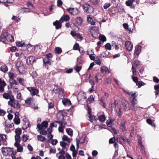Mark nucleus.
Listing matches in <instances>:
<instances>
[{"label":"nucleus","instance_id":"aec40b11","mask_svg":"<svg viewBox=\"0 0 159 159\" xmlns=\"http://www.w3.org/2000/svg\"><path fill=\"white\" fill-rule=\"evenodd\" d=\"M85 140V137L84 135H83L81 138L79 140H77V142H76V145H77V148H78L79 147V143H84Z\"/></svg>","mask_w":159,"mask_h":159},{"label":"nucleus","instance_id":"774afa93","mask_svg":"<svg viewBox=\"0 0 159 159\" xmlns=\"http://www.w3.org/2000/svg\"><path fill=\"white\" fill-rule=\"evenodd\" d=\"M82 67L80 66H77L75 67V70L77 72H79L81 70Z\"/></svg>","mask_w":159,"mask_h":159},{"label":"nucleus","instance_id":"69168bd1","mask_svg":"<svg viewBox=\"0 0 159 159\" xmlns=\"http://www.w3.org/2000/svg\"><path fill=\"white\" fill-rule=\"evenodd\" d=\"M111 6L110 3H105L103 5V8L104 9H107L109 7Z\"/></svg>","mask_w":159,"mask_h":159},{"label":"nucleus","instance_id":"37998d69","mask_svg":"<svg viewBox=\"0 0 159 159\" xmlns=\"http://www.w3.org/2000/svg\"><path fill=\"white\" fill-rule=\"evenodd\" d=\"M120 129L122 130V131H125L126 130V128L125 125V123L124 122L122 123L120 125Z\"/></svg>","mask_w":159,"mask_h":159},{"label":"nucleus","instance_id":"2f4dec72","mask_svg":"<svg viewBox=\"0 0 159 159\" xmlns=\"http://www.w3.org/2000/svg\"><path fill=\"white\" fill-rule=\"evenodd\" d=\"M62 139L63 141H67L68 143L70 142L72 140L71 139L69 138L66 135H63L62 137Z\"/></svg>","mask_w":159,"mask_h":159},{"label":"nucleus","instance_id":"f03ea898","mask_svg":"<svg viewBox=\"0 0 159 159\" xmlns=\"http://www.w3.org/2000/svg\"><path fill=\"white\" fill-rule=\"evenodd\" d=\"M52 57V54L51 53H49L47 54L45 57L43 58V61L46 67L51 65L50 59Z\"/></svg>","mask_w":159,"mask_h":159},{"label":"nucleus","instance_id":"e2e57ef3","mask_svg":"<svg viewBox=\"0 0 159 159\" xmlns=\"http://www.w3.org/2000/svg\"><path fill=\"white\" fill-rule=\"evenodd\" d=\"M56 150L55 148H51L49 149L50 153H55L56 152Z\"/></svg>","mask_w":159,"mask_h":159},{"label":"nucleus","instance_id":"20e7f679","mask_svg":"<svg viewBox=\"0 0 159 159\" xmlns=\"http://www.w3.org/2000/svg\"><path fill=\"white\" fill-rule=\"evenodd\" d=\"M13 150L12 149L8 148H3L2 149V152L5 156H10L13 153Z\"/></svg>","mask_w":159,"mask_h":159},{"label":"nucleus","instance_id":"dca6fc26","mask_svg":"<svg viewBox=\"0 0 159 159\" xmlns=\"http://www.w3.org/2000/svg\"><path fill=\"white\" fill-rule=\"evenodd\" d=\"M8 36V35L7 33H3V34L1 36L0 38V40L2 42L5 43V42L6 41L7 39V37Z\"/></svg>","mask_w":159,"mask_h":159},{"label":"nucleus","instance_id":"39448f33","mask_svg":"<svg viewBox=\"0 0 159 159\" xmlns=\"http://www.w3.org/2000/svg\"><path fill=\"white\" fill-rule=\"evenodd\" d=\"M48 122L47 121H43L42 122L41 124H38L37 125L36 129H38V131H39L40 129H46L48 126Z\"/></svg>","mask_w":159,"mask_h":159},{"label":"nucleus","instance_id":"f8f14e48","mask_svg":"<svg viewBox=\"0 0 159 159\" xmlns=\"http://www.w3.org/2000/svg\"><path fill=\"white\" fill-rule=\"evenodd\" d=\"M70 150L72 152V155L74 159H75L77 152L75 149L74 145H71L70 148Z\"/></svg>","mask_w":159,"mask_h":159},{"label":"nucleus","instance_id":"338daca9","mask_svg":"<svg viewBox=\"0 0 159 159\" xmlns=\"http://www.w3.org/2000/svg\"><path fill=\"white\" fill-rule=\"evenodd\" d=\"M15 139L16 141H17V142H20V138L19 135H16L15 136Z\"/></svg>","mask_w":159,"mask_h":159},{"label":"nucleus","instance_id":"5701e85b","mask_svg":"<svg viewBox=\"0 0 159 159\" xmlns=\"http://www.w3.org/2000/svg\"><path fill=\"white\" fill-rule=\"evenodd\" d=\"M87 20L89 23H90L91 25H94L95 24V22L93 21V20L91 15H88Z\"/></svg>","mask_w":159,"mask_h":159},{"label":"nucleus","instance_id":"58836bf2","mask_svg":"<svg viewBox=\"0 0 159 159\" xmlns=\"http://www.w3.org/2000/svg\"><path fill=\"white\" fill-rule=\"evenodd\" d=\"M37 137L38 140L41 142H43L46 140L45 137L41 135H38Z\"/></svg>","mask_w":159,"mask_h":159},{"label":"nucleus","instance_id":"7c9ffc66","mask_svg":"<svg viewBox=\"0 0 159 159\" xmlns=\"http://www.w3.org/2000/svg\"><path fill=\"white\" fill-rule=\"evenodd\" d=\"M62 102L64 105H68L70 106L71 104L70 101L69 100L66 98H64L62 99Z\"/></svg>","mask_w":159,"mask_h":159},{"label":"nucleus","instance_id":"7ed1b4c3","mask_svg":"<svg viewBox=\"0 0 159 159\" xmlns=\"http://www.w3.org/2000/svg\"><path fill=\"white\" fill-rule=\"evenodd\" d=\"M83 9L84 11L88 13H92L94 11L93 8L89 4L86 3L84 5Z\"/></svg>","mask_w":159,"mask_h":159},{"label":"nucleus","instance_id":"0eeeda50","mask_svg":"<svg viewBox=\"0 0 159 159\" xmlns=\"http://www.w3.org/2000/svg\"><path fill=\"white\" fill-rule=\"evenodd\" d=\"M27 89L30 92L32 96L36 95L38 93V90L34 87H28Z\"/></svg>","mask_w":159,"mask_h":159},{"label":"nucleus","instance_id":"c756f323","mask_svg":"<svg viewBox=\"0 0 159 159\" xmlns=\"http://www.w3.org/2000/svg\"><path fill=\"white\" fill-rule=\"evenodd\" d=\"M134 82L136 83V84L139 87H140L144 84V83L140 80H133Z\"/></svg>","mask_w":159,"mask_h":159},{"label":"nucleus","instance_id":"052dcab7","mask_svg":"<svg viewBox=\"0 0 159 159\" xmlns=\"http://www.w3.org/2000/svg\"><path fill=\"white\" fill-rule=\"evenodd\" d=\"M99 120L102 122H104L106 120V118L104 115L101 116L99 118Z\"/></svg>","mask_w":159,"mask_h":159},{"label":"nucleus","instance_id":"bf43d9fd","mask_svg":"<svg viewBox=\"0 0 159 159\" xmlns=\"http://www.w3.org/2000/svg\"><path fill=\"white\" fill-rule=\"evenodd\" d=\"M15 133L16 134V135H20L21 133V130L19 128L16 129L15 130Z\"/></svg>","mask_w":159,"mask_h":159},{"label":"nucleus","instance_id":"ddd939ff","mask_svg":"<svg viewBox=\"0 0 159 159\" xmlns=\"http://www.w3.org/2000/svg\"><path fill=\"white\" fill-rule=\"evenodd\" d=\"M100 70L102 73L105 74H108L110 72L108 68L106 66H102L100 69Z\"/></svg>","mask_w":159,"mask_h":159},{"label":"nucleus","instance_id":"1a4fd4ad","mask_svg":"<svg viewBox=\"0 0 159 159\" xmlns=\"http://www.w3.org/2000/svg\"><path fill=\"white\" fill-rule=\"evenodd\" d=\"M35 58L34 56H30L28 57L26 60V63L30 65L35 62Z\"/></svg>","mask_w":159,"mask_h":159},{"label":"nucleus","instance_id":"bb28decb","mask_svg":"<svg viewBox=\"0 0 159 159\" xmlns=\"http://www.w3.org/2000/svg\"><path fill=\"white\" fill-rule=\"evenodd\" d=\"M75 21L77 25H80L83 21V20L81 17H78L76 18Z\"/></svg>","mask_w":159,"mask_h":159},{"label":"nucleus","instance_id":"4468645a","mask_svg":"<svg viewBox=\"0 0 159 159\" xmlns=\"http://www.w3.org/2000/svg\"><path fill=\"white\" fill-rule=\"evenodd\" d=\"M86 98L85 94L83 92H80L77 96V99L78 101L85 99Z\"/></svg>","mask_w":159,"mask_h":159},{"label":"nucleus","instance_id":"49530a36","mask_svg":"<svg viewBox=\"0 0 159 159\" xmlns=\"http://www.w3.org/2000/svg\"><path fill=\"white\" fill-rule=\"evenodd\" d=\"M59 122L56 121L54 122L53 123H51L50 124V127H52L53 128V127H56L57 126V123L59 124Z\"/></svg>","mask_w":159,"mask_h":159},{"label":"nucleus","instance_id":"423d86ee","mask_svg":"<svg viewBox=\"0 0 159 159\" xmlns=\"http://www.w3.org/2000/svg\"><path fill=\"white\" fill-rule=\"evenodd\" d=\"M125 46L126 49L128 51H131L133 47L132 43L128 41H127L125 42Z\"/></svg>","mask_w":159,"mask_h":159},{"label":"nucleus","instance_id":"3c124183","mask_svg":"<svg viewBox=\"0 0 159 159\" xmlns=\"http://www.w3.org/2000/svg\"><path fill=\"white\" fill-rule=\"evenodd\" d=\"M14 121L15 124L18 125L20 122V120L19 118H14Z\"/></svg>","mask_w":159,"mask_h":159},{"label":"nucleus","instance_id":"ea45409f","mask_svg":"<svg viewBox=\"0 0 159 159\" xmlns=\"http://www.w3.org/2000/svg\"><path fill=\"white\" fill-rule=\"evenodd\" d=\"M8 76L11 80H13L16 77V75L12 72L8 73Z\"/></svg>","mask_w":159,"mask_h":159},{"label":"nucleus","instance_id":"4be33fe9","mask_svg":"<svg viewBox=\"0 0 159 159\" xmlns=\"http://www.w3.org/2000/svg\"><path fill=\"white\" fill-rule=\"evenodd\" d=\"M141 51V46L140 45H137L135 47L134 53L136 55L138 56Z\"/></svg>","mask_w":159,"mask_h":159},{"label":"nucleus","instance_id":"4d7b16f0","mask_svg":"<svg viewBox=\"0 0 159 159\" xmlns=\"http://www.w3.org/2000/svg\"><path fill=\"white\" fill-rule=\"evenodd\" d=\"M0 137L2 139V141H5L7 139V137L6 135L4 134H0Z\"/></svg>","mask_w":159,"mask_h":159},{"label":"nucleus","instance_id":"603ef678","mask_svg":"<svg viewBox=\"0 0 159 159\" xmlns=\"http://www.w3.org/2000/svg\"><path fill=\"white\" fill-rule=\"evenodd\" d=\"M90 2L92 4L95 5L98 4L99 1L98 0H90Z\"/></svg>","mask_w":159,"mask_h":159},{"label":"nucleus","instance_id":"680f3d73","mask_svg":"<svg viewBox=\"0 0 159 159\" xmlns=\"http://www.w3.org/2000/svg\"><path fill=\"white\" fill-rule=\"evenodd\" d=\"M106 49L110 50L111 49V46L110 43H107L105 45Z\"/></svg>","mask_w":159,"mask_h":159},{"label":"nucleus","instance_id":"72a5a7b5","mask_svg":"<svg viewBox=\"0 0 159 159\" xmlns=\"http://www.w3.org/2000/svg\"><path fill=\"white\" fill-rule=\"evenodd\" d=\"M64 153H63V152L61 151L59 152V153L57 154V155L58 154H60L59 156H58V159H66L65 157L64 156Z\"/></svg>","mask_w":159,"mask_h":159},{"label":"nucleus","instance_id":"79ce46f5","mask_svg":"<svg viewBox=\"0 0 159 159\" xmlns=\"http://www.w3.org/2000/svg\"><path fill=\"white\" fill-rule=\"evenodd\" d=\"M55 52L57 54H60L62 52V50L60 47H56L54 50Z\"/></svg>","mask_w":159,"mask_h":159},{"label":"nucleus","instance_id":"13d9d810","mask_svg":"<svg viewBox=\"0 0 159 159\" xmlns=\"http://www.w3.org/2000/svg\"><path fill=\"white\" fill-rule=\"evenodd\" d=\"M76 36H77V39L79 41H81L83 39V37L82 36V35L79 33H77Z\"/></svg>","mask_w":159,"mask_h":159},{"label":"nucleus","instance_id":"8fccbe9b","mask_svg":"<svg viewBox=\"0 0 159 159\" xmlns=\"http://www.w3.org/2000/svg\"><path fill=\"white\" fill-rule=\"evenodd\" d=\"M17 151L18 152H22L23 151V147L20 145L18 147H17Z\"/></svg>","mask_w":159,"mask_h":159},{"label":"nucleus","instance_id":"393cba45","mask_svg":"<svg viewBox=\"0 0 159 159\" xmlns=\"http://www.w3.org/2000/svg\"><path fill=\"white\" fill-rule=\"evenodd\" d=\"M137 101L136 99H135V98H134L132 102V103L133 105L132 108L134 110H136L138 108L137 107L135 106V105L137 103Z\"/></svg>","mask_w":159,"mask_h":159},{"label":"nucleus","instance_id":"f704fd0d","mask_svg":"<svg viewBox=\"0 0 159 159\" xmlns=\"http://www.w3.org/2000/svg\"><path fill=\"white\" fill-rule=\"evenodd\" d=\"M3 96L4 98L7 99H9L10 100V98L11 97H14L13 95H10L9 94L6 93L3 94Z\"/></svg>","mask_w":159,"mask_h":159},{"label":"nucleus","instance_id":"6ab92c4d","mask_svg":"<svg viewBox=\"0 0 159 159\" xmlns=\"http://www.w3.org/2000/svg\"><path fill=\"white\" fill-rule=\"evenodd\" d=\"M88 110L89 113V120L91 122H92L93 121V119L95 118V117L94 116H92L91 109L89 108V107H88Z\"/></svg>","mask_w":159,"mask_h":159},{"label":"nucleus","instance_id":"e433bc0d","mask_svg":"<svg viewBox=\"0 0 159 159\" xmlns=\"http://www.w3.org/2000/svg\"><path fill=\"white\" fill-rule=\"evenodd\" d=\"M0 69L2 71L4 72H6L8 70L7 67L5 65H3L1 67Z\"/></svg>","mask_w":159,"mask_h":159},{"label":"nucleus","instance_id":"cd10ccee","mask_svg":"<svg viewBox=\"0 0 159 159\" xmlns=\"http://www.w3.org/2000/svg\"><path fill=\"white\" fill-rule=\"evenodd\" d=\"M21 81L22 80H10V83L12 85H17L19 83L21 84Z\"/></svg>","mask_w":159,"mask_h":159},{"label":"nucleus","instance_id":"f3484780","mask_svg":"<svg viewBox=\"0 0 159 159\" xmlns=\"http://www.w3.org/2000/svg\"><path fill=\"white\" fill-rule=\"evenodd\" d=\"M135 0H128L125 3L128 6L130 7L131 8L134 9V6L132 4Z\"/></svg>","mask_w":159,"mask_h":159},{"label":"nucleus","instance_id":"a18cd8bd","mask_svg":"<svg viewBox=\"0 0 159 159\" xmlns=\"http://www.w3.org/2000/svg\"><path fill=\"white\" fill-rule=\"evenodd\" d=\"M66 132L67 134L70 136H72L73 135V130L71 129H66Z\"/></svg>","mask_w":159,"mask_h":159},{"label":"nucleus","instance_id":"b1692460","mask_svg":"<svg viewBox=\"0 0 159 159\" xmlns=\"http://www.w3.org/2000/svg\"><path fill=\"white\" fill-rule=\"evenodd\" d=\"M59 124L60 125V126L58 128V130L60 132H62L63 131V129L65 127V124L63 122H59Z\"/></svg>","mask_w":159,"mask_h":159},{"label":"nucleus","instance_id":"a878e982","mask_svg":"<svg viewBox=\"0 0 159 159\" xmlns=\"http://www.w3.org/2000/svg\"><path fill=\"white\" fill-rule=\"evenodd\" d=\"M64 91L62 88H61L58 94H59V97L61 98H64L65 96Z\"/></svg>","mask_w":159,"mask_h":159},{"label":"nucleus","instance_id":"6e6552de","mask_svg":"<svg viewBox=\"0 0 159 159\" xmlns=\"http://www.w3.org/2000/svg\"><path fill=\"white\" fill-rule=\"evenodd\" d=\"M66 10L73 15H76L78 13V11L77 8H70L67 9Z\"/></svg>","mask_w":159,"mask_h":159},{"label":"nucleus","instance_id":"de8ad7c7","mask_svg":"<svg viewBox=\"0 0 159 159\" xmlns=\"http://www.w3.org/2000/svg\"><path fill=\"white\" fill-rule=\"evenodd\" d=\"M40 134L43 135H46L47 134V131L44 129H41L39 131Z\"/></svg>","mask_w":159,"mask_h":159},{"label":"nucleus","instance_id":"09e8293b","mask_svg":"<svg viewBox=\"0 0 159 159\" xmlns=\"http://www.w3.org/2000/svg\"><path fill=\"white\" fill-rule=\"evenodd\" d=\"M140 64V62L138 60H136L134 62L132 66H134L136 67H138Z\"/></svg>","mask_w":159,"mask_h":159},{"label":"nucleus","instance_id":"2eb2a0df","mask_svg":"<svg viewBox=\"0 0 159 159\" xmlns=\"http://www.w3.org/2000/svg\"><path fill=\"white\" fill-rule=\"evenodd\" d=\"M34 101V98L33 97H29L25 100V103L27 105H30Z\"/></svg>","mask_w":159,"mask_h":159},{"label":"nucleus","instance_id":"9b49d317","mask_svg":"<svg viewBox=\"0 0 159 159\" xmlns=\"http://www.w3.org/2000/svg\"><path fill=\"white\" fill-rule=\"evenodd\" d=\"M61 21L60 20H56L55 22H53V25L55 26L56 29H59L61 28L62 23Z\"/></svg>","mask_w":159,"mask_h":159},{"label":"nucleus","instance_id":"6e6d98bb","mask_svg":"<svg viewBox=\"0 0 159 159\" xmlns=\"http://www.w3.org/2000/svg\"><path fill=\"white\" fill-rule=\"evenodd\" d=\"M99 39L103 42L105 41L106 40V37L103 35H101L99 37Z\"/></svg>","mask_w":159,"mask_h":159},{"label":"nucleus","instance_id":"a19ab883","mask_svg":"<svg viewBox=\"0 0 159 159\" xmlns=\"http://www.w3.org/2000/svg\"><path fill=\"white\" fill-rule=\"evenodd\" d=\"M61 88H60L58 86H55L53 90V91L55 93H58Z\"/></svg>","mask_w":159,"mask_h":159},{"label":"nucleus","instance_id":"5fc2aeb1","mask_svg":"<svg viewBox=\"0 0 159 159\" xmlns=\"http://www.w3.org/2000/svg\"><path fill=\"white\" fill-rule=\"evenodd\" d=\"M79 44L77 43H76L73 47V49L75 50H79V51H80V49H79Z\"/></svg>","mask_w":159,"mask_h":159},{"label":"nucleus","instance_id":"c03bdc74","mask_svg":"<svg viewBox=\"0 0 159 159\" xmlns=\"http://www.w3.org/2000/svg\"><path fill=\"white\" fill-rule=\"evenodd\" d=\"M23 65V63H22L21 61H17L16 64V68L18 69Z\"/></svg>","mask_w":159,"mask_h":159},{"label":"nucleus","instance_id":"f257e3e1","mask_svg":"<svg viewBox=\"0 0 159 159\" xmlns=\"http://www.w3.org/2000/svg\"><path fill=\"white\" fill-rule=\"evenodd\" d=\"M8 104L9 105L16 109L19 108L20 106L19 102L15 100L14 97H11V98L10 100L8 102Z\"/></svg>","mask_w":159,"mask_h":159},{"label":"nucleus","instance_id":"9d476101","mask_svg":"<svg viewBox=\"0 0 159 159\" xmlns=\"http://www.w3.org/2000/svg\"><path fill=\"white\" fill-rule=\"evenodd\" d=\"M61 146L62 147V152H63V153H65V152L67 150L68 146L67 144L64 141H61L60 142Z\"/></svg>","mask_w":159,"mask_h":159},{"label":"nucleus","instance_id":"c85d7f7f","mask_svg":"<svg viewBox=\"0 0 159 159\" xmlns=\"http://www.w3.org/2000/svg\"><path fill=\"white\" fill-rule=\"evenodd\" d=\"M17 69L21 74H24L25 73V68L23 65L20 66Z\"/></svg>","mask_w":159,"mask_h":159},{"label":"nucleus","instance_id":"0e129e2a","mask_svg":"<svg viewBox=\"0 0 159 159\" xmlns=\"http://www.w3.org/2000/svg\"><path fill=\"white\" fill-rule=\"evenodd\" d=\"M7 0H0V2L4 3V5L7 7H8L9 5L7 3Z\"/></svg>","mask_w":159,"mask_h":159},{"label":"nucleus","instance_id":"4c0bfd02","mask_svg":"<svg viewBox=\"0 0 159 159\" xmlns=\"http://www.w3.org/2000/svg\"><path fill=\"white\" fill-rule=\"evenodd\" d=\"M29 136L27 134H23L21 138L22 140L26 142L29 139Z\"/></svg>","mask_w":159,"mask_h":159},{"label":"nucleus","instance_id":"412c9836","mask_svg":"<svg viewBox=\"0 0 159 159\" xmlns=\"http://www.w3.org/2000/svg\"><path fill=\"white\" fill-rule=\"evenodd\" d=\"M70 19V17L68 15H64L61 18L60 20L63 22L64 21H67Z\"/></svg>","mask_w":159,"mask_h":159},{"label":"nucleus","instance_id":"c9c22d12","mask_svg":"<svg viewBox=\"0 0 159 159\" xmlns=\"http://www.w3.org/2000/svg\"><path fill=\"white\" fill-rule=\"evenodd\" d=\"M112 46L115 47V50H118L119 49L120 47H121V45L117 44L115 42L112 41Z\"/></svg>","mask_w":159,"mask_h":159},{"label":"nucleus","instance_id":"864d4df0","mask_svg":"<svg viewBox=\"0 0 159 159\" xmlns=\"http://www.w3.org/2000/svg\"><path fill=\"white\" fill-rule=\"evenodd\" d=\"M94 61L96 64L99 65H100L101 64V61L99 58H96Z\"/></svg>","mask_w":159,"mask_h":159},{"label":"nucleus","instance_id":"473e14b6","mask_svg":"<svg viewBox=\"0 0 159 159\" xmlns=\"http://www.w3.org/2000/svg\"><path fill=\"white\" fill-rule=\"evenodd\" d=\"M154 89L156 91H155V95H156V98L157 97V96L159 94V85H155L154 86Z\"/></svg>","mask_w":159,"mask_h":159},{"label":"nucleus","instance_id":"a211bd4d","mask_svg":"<svg viewBox=\"0 0 159 159\" xmlns=\"http://www.w3.org/2000/svg\"><path fill=\"white\" fill-rule=\"evenodd\" d=\"M6 84L3 80H0V93L3 92Z\"/></svg>","mask_w":159,"mask_h":159}]
</instances>
